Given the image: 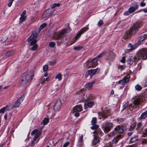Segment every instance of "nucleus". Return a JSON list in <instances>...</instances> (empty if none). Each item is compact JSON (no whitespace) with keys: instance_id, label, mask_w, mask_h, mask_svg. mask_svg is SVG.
Listing matches in <instances>:
<instances>
[{"instance_id":"nucleus-29","label":"nucleus","mask_w":147,"mask_h":147,"mask_svg":"<svg viewBox=\"0 0 147 147\" xmlns=\"http://www.w3.org/2000/svg\"><path fill=\"white\" fill-rule=\"evenodd\" d=\"M49 117L45 118L43 121V123L44 125H46L49 123Z\"/></svg>"},{"instance_id":"nucleus-54","label":"nucleus","mask_w":147,"mask_h":147,"mask_svg":"<svg viewBox=\"0 0 147 147\" xmlns=\"http://www.w3.org/2000/svg\"><path fill=\"white\" fill-rule=\"evenodd\" d=\"M129 13H130L129 12V11H127L125 12L123 14L124 15H128Z\"/></svg>"},{"instance_id":"nucleus-49","label":"nucleus","mask_w":147,"mask_h":147,"mask_svg":"<svg viewBox=\"0 0 147 147\" xmlns=\"http://www.w3.org/2000/svg\"><path fill=\"white\" fill-rule=\"evenodd\" d=\"M56 61L55 60H53L50 61V63L51 65H53L55 64L56 63Z\"/></svg>"},{"instance_id":"nucleus-16","label":"nucleus","mask_w":147,"mask_h":147,"mask_svg":"<svg viewBox=\"0 0 147 147\" xmlns=\"http://www.w3.org/2000/svg\"><path fill=\"white\" fill-rule=\"evenodd\" d=\"M24 98L23 96H21L13 104V107H19L20 103L23 100Z\"/></svg>"},{"instance_id":"nucleus-40","label":"nucleus","mask_w":147,"mask_h":147,"mask_svg":"<svg viewBox=\"0 0 147 147\" xmlns=\"http://www.w3.org/2000/svg\"><path fill=\"white\" fill-rule=\"evenodd\" d=\"M7 37L6 36H3L2 38L1 41L2 42H4L7 40Z\"/></svg>"},{"instance_id":"nucleus-57","label":"nucleus","mask_w":147,"mask_h":147,"mask_svg":"<svg viewBox=\"0 0 147 147\" xmlns=\"http://www.w3.org/2000/svg\"><path fill=\"white\" fill-rule=\"evenodd\" d=\"M79 115L80 114L79 113L77 112L75 113V116L76 117H79Z\"/></svg>"},{"instance_id":"nucleus-38","label":"nucleus","mask_w":147,"mask_h":147,"mask_svg":"<svg viewBox=\"0 0 147 147\" xmlns=\"http://www.w3.org/2000/svg\"><path fill=\"white\" fill-rule=\"evenodd\" d=\"M6 106H7V108H8L9 110L11 109L13 107V104L12 105L11 104H10L8 105H6Z\"/></svg>"},{"instance_id":"nucleus-7","label":"nucleus","mask_w":147,"mask_h":147,"mask_svg":"<svg viewBox=\"0 0 147 147\" xmlns=\"http://www.w3.org/2000/svg\"><path fill=\"white\" fill-rule=\"evenodd\" d=\"M99 70L100 69L98 68H97L96 69H91L90 70H88L86 72L85 77L86 78L89 77L90 78H91L95 74L97 71H99Z\"/></svg>"},{"instance_id":"nucleus-33","label":"nucleus","mask_w":147,"mask_h":147,"mask_svg":"<svg viewBox=\"0 0 147 147\" xmlns=\"http://www.w3.org/2000/svg\"><path fill=\"white\" fill-rule=\"evenodd\" d=\"M145 39V37L144 36H140L138 37V40L140 41H143Z\"/></svg>"},{"instance_id":"nucleus-42","label":"nucleus","mask_w":147,"mask_h":147,"mask_svg":"<svg viewBox=\"0 0 147 147\" xmlns=\"http://www.w3.org/2000/svg\"><path fill=\"white\" fill-rule=\"evenodd\" d=\"M55 45V43L54 42H51L49 43V46L50 47H53Z\"/></svg>"},{"instance_id":"nucleus-59","label":"nucleus","mask_w":147,"mask_h":147,"mask_svg":"<svg viewBox=\"0 0 147 147\" xmlns=\"http://www.w3.org/2000/svg\"><path fill=\"white\" fill-rule=\"evenodd\" d=\"M136 48V46L135 45H134V47H131V49H130L131 50L134 49Z\"/></svg>"},{"instance_id":"nucleus-10","label":"nucleus","mask_w":147,"mask_h":147,"mask_svg":"<svg viewBox=\"0 0 147 147\" xmlns=\"http://www.w3.org/2000/svg\"><path fill=\"white\" fill-rule=\"evenodd\" d=\"M145 100V98L144 96H140L135 100L134 102V104L135 105L139 104L141 105Z\"/></svg>"},{"instance_id":"nucleus-60","label":"nucleus","mask_w":147,"mask_h":147,"mask_svg":"<svg viewBox=\"0 0 147 147\" xmlns=\"http://www.w3.org/2000/svg\"><path fill=\"white\" fill-rule=\"evenodd\" d=\"M45 82V78H43L42 79V80L41 81V82L42 83H43Z\"/></svg>"},{"instance_id":"nucleus-15","label":"nucleus","mask_w":147,"mask_h":147,"mask_svg":"<svg viewBox=\"0 0 147 147\" xmlns=\"http://www.w3.org/2000/svg\"><path fill=\"white\" fill-rule=\"evenodd\" d=\"M93 134H94V139L93 140V144L94 145H95L100 142V138L98 137V133L96 131H94L93 132Z\"/></svg>"},{"instance_id":"nucleus-8","label":"nucleus","mask_w":147,"mask_h":147,"mask_svg":"<svg viewBox=\"0 0 147 147\" xmlns=\"http://www.w3.org/2000/svg\"><path fill=\"white\" fill-rule=\"evenodd\" d=\"M52 9H48L46 10L42 15V18L44 20H47L50 16H51L53 12Z\"/></svg>"},{"instance_id":"nucleus-18","label":"nucleus","mask_w":147,"mask_h":147,"mask_svg":"<svg viewBox=\"0 0 147 147\" xmlns=\"http://www.w3.org/2000/svg\"><path fill=\"white\" fill-rule=\"evenodd\" d=\"M61 105V103L60 100L58 99L56 102L54 107V109L55 111H57L59 110Z\"/></svg>"},{"instance_id":"nucleus-1","label":"nucleus","mask_w":147,"mask_h":147,"mask_svg":"<svg viewBox=\"0 0 147 147\" xmlns=\"http://www.w3.org/2000/svg\"><path fill=\"white\" fill-rule=\"evenodd\" d=\"M142 58L143 60L147 59V48L142 49L138 52L136 56L130 57L127 61L128 64H132L133 62L136 64L137 60Z\"/></svg>"},{"instance_id":"nucleus-14","label":"nucleus","mask_w":147,"mask_h":147,"mask_svg":"<svg viewBox=\"0 0 147 147\" xmlns=\"http://www.w3.org/2000/svg\"><path fill=\"white\" fill-rule=\"evenodd\" d=\"M99 116H100L104 119L107 118L109 115V110H106L102 111L101 113H98Z\"/></svg>"},{"instance_id":"nucleus-55","label":"nucleus","mask_w":147,"mask_h":147,"mask_svg":"<svg viewBox=\"0 0 147 147\" xmlns=\"http://www.w3.org/2000/svg\"><path fill=\"white\" fill-rule=\"evenodd\" d=\"M142 126V123H139L137 125V128H139L141 127Z\"/></svg>"},{"instance_id":"nucleus-11","label":"nucleus","mask_w":147,"mask_h":147,"mask_svg":"<svg viewBox=\"0 0 147 147\" xmlns=\"http://www.w3.org/2000/svg\"><path fill=\"white\" fill-rule=\"evenodd\" d=\"M31 134L33 135L34 134H36V135L35 137L34 138L33 140L32 141V146H34L33 145V143L39 137V135L41 134L40 132L37 129H35L31 133Z\"/></svg>"},{"instance_id":"nucleus-35","label":"nucleus","mask_w":147,"mask_h":147,"mask_svg":"<svg viewBox=\"0 0 147 147\" xmlns=\"http://www.w3.org/2000/svg\"><path fill=\"white\" fill-rule=\"evenodd\" d=\"M48 65H46L43 67V70L45 72L48 70Z\"/></svg>"},{"instance_id":"nucleus-26","label":"nucleus","mask_w":147,"mask_h":147,"mask_svg":"<svg viewBox=\"0 0 147 147\" xmlns=\"http://www.w3.org/2000/svg\"><path fill=\"white\" fill-rule=\"evenodd\" d=\"M146 137L145 138H143L142 140V143L144 144H146L147 143V129H146Z\"/></svg>"},{"instance_id":"nucleus-44","label":"nucleus","mask_w":147,"mask_h":147,"mask_svg":"<svg viewBox=\"0 0 147 147\" xmlns=\"http://www.w3.org/2000/svg\"><path fill=\"white\" fill-rule=\"evenodd\" d=\"M103 23L102 20H100L98 22V25L100 26L103 25Z\"/></svg>"},{"instance_id":"nucleus-27","label":"nucleus","mask_w":147,"mask_h":147,"mask_svg":"<svg viewBox=\"0 0 147 147\" xmlns=\"http://www.w3.org/2000/svg\"><path fill=\"white\" fill-rule=\"evenodd\" d=\"M132 106L131 104H129V102H127L123 106V109H125L128 107L129 108L130 106Z\"/></svg>"},{"instance_id":"nucleus-52","label":"nucleus","mask_w":147,"mask_h":147,"mask_svg":"<svg viewBox=\"0 0 147 147\" xmlns=\"http://www.w3.org/2000/svg\"><path fill=\"white\" fill-rule=\"evenodd\" d=\"M83 136L82 135L79 138V142H83Z\"/></svg>"},{"instance_id":"nucleus-6","label":"nucleus","mask_w":147,"mask_h":147,"mask_svg":"<svg viewBox=\"0 0 147 147\" xmlns=\"http://www.w3.org/2000/svg\"><path fill=\"white\" fill-rule=\"evenodd\" d=\"M97 58L92 59H89L86 63V66L89 68L94 67L98 65Z\"/></svg>"},{"instance_id":"nucleus-20","label":"nucleus","mask_w":147,"mask_h":147,"mask_svg":"<svg viewBox=\"0 0 147 147\" xmlns=\"http://www.w3.org/2000/svg\"><path fill=\"white\" fill-rule=\"evenodd\" d=\"M129 81V77H125L123 79L119 80V83L121 84L124 85L127 83Z\"/></svg>"},{"instance_id":"nucleus-23","label":"nucleus","mask_w":147,"mask_h":147,"mask_svg":"<svg viewBox=\"0 0 147 147\" xmlns=\"http://www.w3.org/2000/svg\"><path fill=\"white\" fill-rule=\"evenodd\" d=\"M94 83V81L89 82L87 83L85 86L86 88L89 89H91L92 88L93 84Z\"/></svg>"},{"instance_id":"nucleus-3","label":"nucleus","mask_w":147,"mask_h":147,"mask_svg":"<svg viewBox=\"0 0 147 147\" xmlns=\"http://www.w3.org/2000/svg\"><path fill=\"white\" fill-rule=\"evenodd\" d=\"M37 36V33L36 31H34L28 38V41L29 44L30 46H32V47L30 48V49L32 51L36 50L38 47V45L36 44L37 40L36 38Z\"/></svg>"},{"instance_id":"nucleus-21","label":"nucleus","mask_w":147,"mask_h":147,"mask_svg":"<svg viewBox=\"0 0 147 147\" xmlns=\"http://www.w3.org/2000/svg\"><path fill=\"white\" fill-rule=\"evenodd\" d=\"M82 108L81 105H77L74 107L72 110V112H75L76 111H80L82 110Z\"/></svg>"},{"instance_id":"nucleus-24","label":"nucleus","mask_w":147,"mask_h":147,"mask_svg":"<svg viewBox=\"0 0 147 147\" xmlns=\"http://www.w3.org/2000/svg\"><path fill=\"white\" fill-rule=\"evenodd\" d=\"M109 57L110 60H113L115 58V55L112 51H110L109 53Z\"/></svg>"},{"instance_id":"nucleus-2","label":"nucleus","mask_w":147,"mask_h":147,"mask_svg":"<svg viewBox=\"0 0 147 147\" xmlns=\"http://www.w3.org/2000/svg\"><path fill=\"white\" fill-rule=\"evenodd\" d=\"M140 27V24L139 22H136L130 29L126 31L122 38V41H125L130 39L132 36L134 35Z\"/></svg>"},{"instance_id":"nucleus-37","label":"nucleus","mask_w":147,"mask_h":147,"mask_svg":"<svg viewBox=\"0 0 147 147\" xmlns=\"http://www.w3.org/2000/svg\"><path fill=\"white\" fill-rule=\"evenodd\" d=\"M60 4L59 3H54L52 5L51 7L52 9L56 7H59Z\"/></svg>"},{"instance_id":"nucleus-53","label":"nucleus","mask_w":147,"mask_h":147,"mask_svg":"<svg viewBox=\"0 0 147 147\" xmlns=\"http://www.w3.org/2000/svg\"><path fill=\"white\" fill-rule=\"evenodd\" d=\"M146 5V3L143 2H142L140 3V5L141 7H144Z\"/></svg>"},{"instance_id":"nucleus-45","label":"nucleus","mask_w":147,"mask_h":147,"mask_svg":"<svg viewBox=\"0 0 147 147\" xmlns=\"http://www.w3.org/2000/svg\"><path fill=\"white\" fill-rule=\"evenodd\" d=\"M84 91L85 89L84 88L81 89H80L78 91H77L76 92V93L77 94H78L79 93L80 94L81 93Z\"/></svg>"},{"instance_id":"nucleus-17","label":"nucleus","mask_w":147,"mask_h":147,"mask_svg":"<svg viewBox=\"0 0 147 147\" xmlns=\"http://www.w3.org/2000/svg\"><path fill=\"white\" fill-rule=\"evenodd\" d=\"M91 123L93 125V126L91 127L92 129L94 130L98 128V125L96 124L97 123L96 118H93L91 121Z\"/></svg>"},{"instance_id":"nucleus-32","label":"nucleus","mask_w":147,"mask_h":147,"mask_svg":"<svg viewBox=\"0 0 147 147\" xmlns=\"http://www.w3.org/2000/svg\"><path fill=\"white\" fill-rule=\"evenodd\" d=\"M121 135H119L117 136L116 138L114 139L113 142H114L115 143H117L119 139L121 138Z\"/></svg>"},{"instance_id":"nucleus-41","label":"nucleus","mask_w":147,"mask_h":147,"mask_svg":"<svg viewBox=\"0 0 147 147\" xmlns=\"http://www.w3.org/2000/svg\"><path fill=\"white\" fill-rule=\"evenodd\" d=\"M94 104V103L93 101H91L88 102L87 103V105L90 107H92Z\"/></svg>"},{"instance_id":"nucleus-50","label":"nucleus","mask_w":147,"mask_h":147,"mask_svg":"<svg viewBox=\"0 0 147 147\" xmlns=\"http://www.w3.org/2000/svg\"><path fill=\"white\" fill-rule=\"evenodd\" d=\"M115 134V133L114 131H112L110 133V134H108V136L109 137H111L113 136Z\"/></svg>"},{"instance_id":"nucleus-47","label":"nucleus","mask_w":147,"mask_h":147,"mask_svg":"<svg viewBox=\"0 0 147 147\" xmlns=\"http://www.w3.org/2000/svg\"><path fill=\"white\" fill-rule=\"evenodd\" d=\"M82 48V47L80 46L75 47H74V50H79Z\"/></svg>"},{"instance_id":"nucleus-30","label":"nucleus","mask_w":147,"mask_h":147,"mask_svg":"<svg viewBox=\"0 0 147 147\" xmlns=\"http://www.w3.org/2000/svg\"><path fill=\"white\" fill-rule=\"evenodd\" d=\"M55 78L56 79H57L59 81L61 80L62 79V74L60 73H59L56 76Z\"/></svg>"},{"instance_id":"nucleus-28","label":"nucleus","mask_w":147,"mask_h":147,"mask_svg":"<svg viewBox=\"0 0 147 147\" xmlns=\"http://www.w3.org/2000/svg\"><path fill=\"white\" fill-rule=\"evenodd\" d=\"M147 117V111L146 112L143 113L141 115L140 118L141 119H145Z\"/></svg>"},{"instance_id":"nucleus-62","label":"nucleus","mask_w":147,"mask_h":147,"mask_svg":"<svg viewBox=\"0 0 147 147\" xmlns=\"http://www.w3.org/2000/svg\"><path fill=\"white\" fill-rule=\"evenodd\" d=\"M143 11L145 13H146L147 12V9H144L143 10Z\"/></svg>"},{"instance_id":"nucleus-39","label":"nucleus","mask_w":147,"mask_h":147,"mask_svg":"<svg viewBox=\"0 0 147 147\" xmlns=\"http://www.w3.org/2000/svg\"><path fill=\"white\" fill-rule=\"evenodd\" d=\"M105 53L103 52L100 55H98L97 57H96L95 58H97V60L98 61V58H100L102 57L105 54Z\"/></svg>"},{"instance_id":"nucleus-61","label":"nucleus","mask_w":147,"mask_h":147,"mask_svg":"<svg viewBox=\"0 0 147 147\" xmlns=\"http://www.w3.org/2000/svg\"><path fill=\"white\" fill-rule=\"evenodd\" d=\"M7 114H6L4 116V118L5 120H7Z\"/></svg>"},{"instance_id":"nucleus-4","label":"nucleus","mask_w":147,"mask_h":147,"mask_svg":"<svg viewBox=\"0 0 147 147\" xmlns=\"http://www.w3.org/2000/svg\"><path fill=\"white\" fill-rule=\"evenodd\" d=\"M34 76L32 71H29L25 72L23 74L21 79V84L25 85L28 82L31 81Z\"/></svg>"},{"instance_id":"nucleus-5","label":"nucleus","mask_w":147,"mask_h":147,"mask_svg":"<svg viewBox=\"0 0 147 147\" xmlns=\"http://www.w3.org/2000/svg\"><path fill=\"white\" fill-rule=\"evenodd\" d=\"M67 30L64 29L58 32L55 33L53 36L54 39L56 40L61 39L65 36V34L67 33Z\"/></svg>"},{"instance_id":"nucleus-64","label":"nucleus","mask_w":147,"mask_h":147,"mask_svg":"<svg viewBox=\"0 0 147 147\" xmlns=\"http://www.w3.org/2000/svg\"><path fill=\"white\" fill-rule=\"evenodd\" d=\"M132 133H131V132L128 133V136H130L131 135Z\"/></svg>"},{"instance_id":"nucleus-43","label":"nucleus","mask_w":147,"mask_h":147,"mask_svg":"<svg viewBox=\"0 0 147 147\" xmlns=\"http://www.w3.org/2000/svg\"><path fill=\"white\" fill-rule=\"evenodd\" d=\"M46 23H44L42 24L40 27V30H41L42 29H43L44 27H45L46 26Z\"/></svg>"},{"instance_id":"nucleus-36","label":"nucleus","mask_w":147,"mask_h":147,"mask_svg":"<svg viewBox=\"0 0 147 147\" xmlns=\"http://www.w3.org/2000/svg\"><path fill=\"white\" fill-rule=\"evenodd\" d=\"M135 88L137 90L140 91L142 89V87L138 84H137L135 86Z\"/></svg>"},{"instance_id":"nucleus-12","label":"nucleus","mask_w":147,"mask_h":147,"mask_svg":"<svg viewBox=\"0 0 147 147\" xmlns=\"http://www.w3.org/2000/svg\"><path fill=\"white\" fill-rule=\"evenodd\" d=\"M89 29L88 26H86V27L83 28L77 34L76 36L75 37V39L76 40L78 39L81 36V35L85 32L87 30Z\"/></svg>"},{"instance_id":"nucleus-48","label":"nucleus","mask_w":147,"mask_h":147,"mask_svg":"<svg viewBox=\"0 0 147 147\" xmlns=\"http://www.w3.org/2000/svg\"><path fill=\"white\" fill-rule=\"evenodd\" d=\"M69 144V142H66L63 146L62 147V146L61 147H67Z\"/></svg>"},{"instance_id":"nucleus-31","label":"nucleus","mask_w":147,"mask_h":147,"mask_svg":"<svg viewBox=\"0 0 147 147\" xmlns=\"http://www.w3.org/2000/svg\"><path fill=\"white\" fill-rule=\"evenodd\" d=\"M137 136H135L132 138L130 141V142L131 143H134L138 140Z\"/></svg>"},{"instance_id":"nucleus-22","label":"nucleus","mask_w":147,"mask_h":147,"mask_svg":"<svg viewBox=\"0 0 147 147\" xmlns=\"http://www.w3.org/2000/svg\"><path fill=\"white\" fill-rule=\"evenodd\" d=\"M139 7L138 5L137 4H136L135 5V7L132 6L130 7L128 9L129 12L131 13L134 12L136 9H137Z\"/></svg>"},{"instance_id":"nucleus-56","label":"nucleus","mask_w":147,"mask_h":147,"mask_svg":"<svg viewBox=\"0 0 147 147\" xmlns=\"http://www.w3.org/2000/svg\"><path fill=\"white\" fill-rule=\"evenodd\" d=\"M135 125H134L133 126H131L130 127V128L129 129V130L130 131H131L132 130H133L134 127H135Z\"/></svg>"},{"instance_id":"nucleus-13","label":"nucleus","mask_w":147,"mask_h":147,"mask_svg":"<svg viewBox=\"0 0 147 147\" xmlns=\"http://www.w3.org/2000/svg\"><path fill=\"white\" fill-rule=\"evenodd\" d=\"M126 130L125 127L123 125H118L115 128V130L116 132L120 133H123Z\"/></svg>"},{"instance_id":"nucleus-51","label":"nucleus","mask_w":147,"mask_h":147,"mask_svg":"<svg viewBox=\"0 0 147 147\" xmlns=\"http://www.w3.org/2000/svg\"><path fill=\"white\" fill-rule=\"evenodd\" d=\"M121 62L122 63H125V57H122V59L121 60Z\"/></svg>"},{"instance_id":"nucleus-63","label":"nucleus","mask_w":147,"mask_h":147,"mask_svg":"<svg viewBox=\"0 0 147 147\" xmlns=\"http://www.w3.org/2000/svg\"><path fill=\"white\" fill-rule=\"evenodd\" d=\"M114 91L113 90H112L111 91V94H114Z\"/></svg>"},{"instance_id":"nucleus-19","label":"nucleus","mask_w":147,"mask_h":147,"mask_svg":"<svg viewBox=\"0 0 147 147\" xmlns=\"http://www.w3.org/2000/svg\"><path fill=\"white\" fill-rule=\"evenodd\" d=\"M26 11H24L21 14V17L20 18V23L21 24L24 21L26 18Z\"/></svg>"},{"instance_id":"nucleus-25","label":"nucleus","mask_w":147,"mask_h":147,"mask_svg":"<svg viewBox=\"0 0 147 147\" xmlns=\"http://www.w3.org/2000/svg\"><path fill=\"white\" fill-rule=\"evenodd\" d=\"M14 51L11 50L7 52L5 54L6 57H9L12 55L14 53Z\"/></svg>"},{"instance_id":"nucleus-46","label":"nucleus","mask_w":147,"mask_h":147,"mask_svg":"<svg viewBox=\"0 0 147 147\" xmlns=\"http://www.w3.org/2000/svg\"><path fill=\"white\" fill-rule=\"evenodd\" d=\"M14 0H9V3L8 4V6L9 7H10L11 6L12 4L13 1Z\"/></svg>"},{"instance_id":"nucleus-9","label":"nucleus","mask_w":147,"mask_h":147,"mask_svg":"<svg viewBox=\"0 0 147 147\" xmlns=\"http://www.w3.org/2000/svg\"><path fill=\"white\" fill-rule=\"evenodd\" d=\"M113 125L112 123L109 122H107L104 124V125L103 127L104 132L106 133H108L113 127Z\"/></svg>"},{"instance_id":"nucleus-34","label":"nucleus","mask_w":147,"mask_h":147,"mask_svg":"<svg viewBox=\"0 0 147 147\" xmlns=\"http://www.w3.org/2000/svg\"><path fill=\"white\" fill-rule=\"evenodd\" d=\"M7 106H6L5 107H3L2 109H0V113H4L6 109H7Z\"/></svg>"},{"instance_id":"nucleus-58","label":"nucleus","mask_w":147,"mask_h":147,"mask_svg":"<svg viewBox=\"0 0 147 147\" xmlns=\"http://www.w3.org/2000/svg\"><path fill=\"white\" fill-rule=\"evenodd\" d=\"M128 47L131 48V47H134V45H132L130 43L128 45Z\"/></svg>"}]
</instances>
